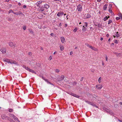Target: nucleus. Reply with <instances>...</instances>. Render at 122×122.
I'll return each instance as SVG.
<instances>
[{
  "mask_svg": "<svg viewBox=\"0 0 122 122\" xmlns=\"http://www.w3.org/2000/svg\"><path fill=\"white\" fill-rule=\"evenodd\" d=\"M3 61L4 62H6L11 64H14L17 65H18V64L16 62L13 61L11 60H9L7 59L4 58L3 59Z\"/></svg>",
  "mask_w": 122,
  "mask_h": 122,
  "instance_id": "1",
  "label": "nucleus"
},
{
  "mask_svg": "<svg viewBox=\"0 0 122 122\" xmlns=\"http://www.w3.org/2000/svg\"><path fill=\"white\" fill-rule=\"evenodd\" d=\"M38 10L39 12H42V13L44 15H46L45 12L46 11L47 12L48 10H46L44 9L43 7H41L38 8Z\"/></svg>",
  "mask_w": 122,
  "mask_h": 122,
  "instance_id": "2",
  "label": "nucleus"
},
{
  "mask_svg": "<svg viewBox=\"0 0 122 122\" xmlns=\"http://www.w3.org/2000/svg\"><path fill=\"white\" fill-rule=\"evenodd\" d=\"M91 17L90 15L88 13L85 14L84 15V19H87L89 18H90Z\"/></svg>",
  "mask_w": 122,
  "mask_h": 122,
  "instance_id": "3",
  "label": "nucleus"
},
{
  "mask_svg": "<svg viewBox=\"0 0 122 122\" xmlns=\"http://www.w3.org/2000/svg\"><path fill=\"white\" fill-rule=\"evenodd\" d=\"M9 116L14 119L15 121H16L18 120L17 117L14 116L13 114L10 113L9 114Z\"/></svg>",
  "mask_w": 122,
  "mask_h": 122,
  "instance_id": "4",
  "label": "nucleus"
},
{
  "mask_svg": "<svg viewBox=\"0 0 122 122\" xmlns=\"http://www.w3.org/2000/svg\"><path fill=\"white\" fill-rule=\"evenodd\" d=\"M82 6L81 5L79 4L78 5L76 10L78 11H82Z\"/></svg>",
  "mask_w": 122,
  "mask_h": 122,
  "instance_id": "5",
  "label": "nucleus"
},
{
  "mask_svg": "<svg viewBox=\"0 0 122 122\" xmlns=\"http://www.w3.org/2000/svg\"><path fill=\"white\" fill-rule=\"evenodd\" d=\"M4 54H5L6 52V49L5 47L2 48L0 50Z\"/></svg>",
  "mask_w": 122,
  "mask_h": 122,
  "instance_id": "6",
  "label": "nucleus"
},
{
  "mask_svg": "<svg viewBox=\"0 0 122 122\" xmlns=\"http://www.w3.org/2000/svg\"><path fill=\"white\" fill-rule=\"evenodd\" d=\"M9 45L10 46L13 48H14L15 46V44L11 42L9 43Z\"/></svg>",
  "mask_w": 122,
  "mask_h": 122,
  "instance_id": "7",
  "label": "nucleus"
},
{
  "mask_svg": "<svg viewBox=\"0 0 122 122\" xmlns=\"http://www.w3.org/2000/svg\"><path fill=\"white\" fill-rule=\"evenodd\" d=\"M42 7L46 10H47L49 8L50 6L48 4H45Z\"/></svg>",
  "mask_w": 122,
  "mask_h": 122,
  "instance_id": "8",
  "label": "nucleus"
},
{
  "mask_svg": "<svg viewBox=\"0 0 122 122\" xmlns=\"http://www.w3.org/2000/svg\"><path fill=\"white\" fill-rule=\"evenodd\" d=\"M13 14H15V15H24V14H23L22 13L21 11H19L18 12H16L13 13Z\"/></svg>",
  "mask_w": 122,
  "mask_h": 122,
  "instance_id": "9",
  "label": "nucleus"
},
{
  "mask_svg": "<svg viewBox=\"0 0 122 122\" xmlns=\"http://www.w3.org/2000/svg\"><path fill=\"white\" fill-rule=\"evenodd\" d=\"M64 14V13L61 11H59L58 12L57 15L58 16L60 17L62 15Z\"/></svg>",
  "mask_w": 122,
  "mask_h": 122,
  "instance_id": "10",
  "label": "nucleus"
},
{
  "mask_svg": "<svg viewBox=\"0 0 122 122\" xmlns=\"http://www.w3.org/2000/svg\"><path fill=\"white\" fill-rule=\"evenodd\" d=\"M97 88L99 89H101L102 87V85H98L96 86Z\"/></svg>",
  "mask_w": 122,
  "mask_h": 122,
  "instance_id": "11",
  "label": "nucleus"
},
{
  "mask_svg": "<svg viewBox=\"0 0 122 122\" xmlns=\"http://www.w3.org/2000/svg\"><path fill=\"white\" fill-rule=\"evenodd\" d=\"M61 42L62 43H64L65 42V39L63 37H61Z\"/></svg>",
  "mask_w": 122,
  "mask_h": 122,
  "instance_id": "12",
  "label": "nucleus"
},
{
  "mask_svg": "<svg viewBox=\"0 0 122 122\" xmlns=\"http://www.w3.org/2000/svg\"><path fill=\"white\" fill-rule=\"evenodd\" d=\"M42 1H38L36 3V5L38 6H40V4H41Z\"/></svg>",
  "mask_w": 122,
  "mask_h": 122,
  "instance_id": "13",
  "label": "nucleus"
},
{
  "mask_svg": "<svg viewBox=\"0 0 122 122\" xmlns=\"http://www.w3.org/2000/svg\"><path fill=\"white\" fill-rule=\"evenodd\" d=\"M107 5V4H105L104 5L103 7V10H106Z\"/></svg>",
  "mask_w": 122,
  "mask_h": 122,
  "instance_id": "14",
  "label": "nucleus"
},
{
  "mask_svg": "<svg viewBox=\"0 0 122 122\" xmlns=\"http://www.w3.org/2000/svg\"><path fill=\"white\" fill-rule=\"evenodd\" d=\"M82 30L83 32H85L86 30V27H85L84 25H83V28Z\"/></svg>",
  "mask_w": 122,
  "mask_h": 122,
  "instance_id": "15",
  "label": "nucleus"
},
{
  "mask_svg": "<svg viewBox=\"0 0 122 122\" xmlns=\"http://www.w3.org/2000/svg\"><path fill=\"white\" fill-rule=\"evenodd\" d=\"M109 18V16H106L104 18L103 20L104 21H106L107 20L108 18Z\"/></svg>",
  "mask_w": 122,
  "mask_h": 122,
  "instance_id": "16",
  "label": "nucleus"
},
{
  "mask_svg": "<svg viewBox=\"0 0 122 122\" xmlns=\"http://www.w3.org/2000/svg\"><path fill=\"white\" fill-rule=\"evenodd\" d=\"M64 77H65L64 76H62L61 77L60 79H58V80L59 81H61L64 79Z\"/></svg>",
  "mask_w": 122,
  "mask_h": 122,
  "instance_id": "17",
  "label": "nucleus"
},
{
  "mask_svg": "<svg viewBox=\"0 0 122 122\" xmlns=\"http://www.w3.org/2000/svg\"><path fill=\"white\" fill-rule=\"evenodd\" d=\"M108 10L109 12L112 15H114L113 12L112 11V10H111L110 8H109Z\"/></svg>",
  "mask_w": 122,
  "mask_h": 122,
  "instance_id": "18",
  "label": "nucleus"
},
{
  "mask_svg": "<svg viewBox=\"0 0 122 122\" xmlns=\"http://www.w3.org/2000/svg\"><path fill=\"white\" fill-rule=\"evenodd\" d=\"M115 36L117 37H118L120 36L118 32H117L116 34H115Z\"/></svg>",
  "mask_w": 122,
  "mask_h": 122,
  "instance_id": "19",
  "label": "nucleus"
},
{
  "mask_svg": "<svg viewBox=\"0 0 122 122\" xmlns=\"http://www.w3.org/2000/svg\"><path fill=\"white\" fill-rule=\"evenodd\" d=\"M86 103H87L89 104H90L92 105H93L92 104V103L91 102H89V101H86Z\"/></svg>",
  "mask_w": 122,
  "mask_h": 122,
  "instance_id": "20",
  "label": "nucleus"
},
{
  "mask_svg": "<svg viewBox=\"0 0 122 122\" xmlns=\"http://www.w3.org/2000/svg\"><path fill=\"white\" fill-rule=\"evenodd\" d=\"M1 117H2V118L3 119H4L5 118V117H6L5 115L3 114L2 115Z\"/></svg>",
  "mask_w": 122,
  "mask_h": 122,
  "instance_id": "21",
  "label": "nucleus"
},
{
  "mask_svg": "<svg viewBox=\"0 0 122 122\" xmlns=\"http://www.w3.org/2000/svg\"><path fill=\"white\" fill-rule=\"evenodd\" d=\"M60 50L61 51H63L64 49V47L62 45H61L60 46Z\"/></svg>",
  "mask_w": 122,
  "mask_h": 122,
  "instance_id": "22",
  "label": "nucleus"
},
{
  "mask_svg": "<svg viewBox=\"0 0 122 122\" xmlns=\"http://www.w3.org/2000/svg\"><path fill=\"white\" fill-rule=\"evenodd\" d=\"M72 96H74L75 97H76L78 98H79L80 97V96H79L77 95H76L75 94H73Z\"/></svg>",
  "mask_w": 122,
  "mask_h": 122,
  "instance_id": "23",
  "label": "nucleus"
},
{
  "mask_svg": "<svg viewBox=\"0 0 122 122\" xmlns=\"http://www.w3.org/2000/svg\"><path fill=\"white\" fill-rule=\"evenodd\" d=\"M29 71L32 72L33 73H35V74L36 73V72H35L32 69H30V70Z\"/></svg>",
  "mask_w": 122,
  "mask_h": 122,
  "instance_id": "24",
  "label": "nucleus"
},
{
  "mask_svg": "<svg viewBox=\"0 0 122 122\" xmlns=\"http://www.w3.org/2000/svg\"><path fill=\"white\" fill-rule=\"evenodd\" d=\"M101 77H100L98 79V81L99 83H100L101 82Z\"/></svg>",
  "mask_w": 122,
  "mask_h": 122,
  "instance_id": "25",
  "label": "nucleus"
},
{
  "mask_svg": "<svg viewBox=\"0 0 122 122\" xmlns=\"http://www.w3.org/2000/svg\"><path fill=\"white\" fill-rule=\"evenodd\" d=\"M11 12H12L13 13H14L15 12H14L12 10H10L8 11L9 14Z\"/></svg>",
  "mask_w": 122,
  "mask_h": 122,
  "instance_id": "26",
  "label": "nucleus"
},
{
  "mask_svg": "<svg viewBox=\"0 0 122 122\" xmlns=\"http://www.w3.org/2000/svg\"><path fill=\"white\" fill-rule=\"evenodd\" d=\"M77 30V29L76 28H75L73 30V31L74 32H75Z\"/></svg>",
  "mask_w": 122,
  "mask_h": 122,
  "instance_id": "27",
  "label": "nucleus"
},
{
  "mask_svg": "<svg viewBox=\"0 0 122 122\" xmlns=\"http://www.w3.org/2000/svg\"><path fill=\"white\" fill-rule=\"evenodd\" d=\"M9 112H11L13 111V109H9L8 110Z\"/></svg>",
  "mask_w": 122,
  "mask_h": 122,
  "instance_id": "28",
  "label": "nucleus"
},
{
  "mask_svg": "<svg viewBox=\"0 0 122 122\" xmlns=\"http://www.w3.org/2000/svg\"><path fill=\"white\" fill-rule=\"evenodd\" d=\"M29 31L30 32V33L31 34H33V31L31 30H29Z\"/></svg>",
  "mask_w": 122,
  "mask_h": 122,
  "instance_id": "29",
  "label": "nucleus"
},
{
  "mask_svg": "<svg viewBox=\"0 0 122 122\" xmlns=\"http://www.w3.org/2000/svg\"><path fill=\"white\" fill-rule=\"evenodd\" d=\"M55 71L56 72H57V73H58V72H59L60 71L58 69H56L55 70Z\"/></svg>",
  "mask_w": 122,
  "mask_h": 122,
  "instance_id": "30",
  "label": "nucleus"
},
{
  "mask_svg": "<svg viewBox=\"0 0 122 122\" xmlns=\"http://www.w3.org/2000/svg\"><path fill=\"white\" fill-rule=\"evenodd\" d=\"M112 20H109L108 22V24L109 25L112 22Z\"/></svg>",
  "mask_w": 122,
  "mask_h": 122,
  "instance_id": "31",
  "label": "nucleus"
},
{
  "mask_svg": "<svg viewBox=\"0 0 122 122\" xmlns=\"http://www.w3.org/2000/svg\"><path fill=\"white\" fill-rule=\"evenodd\" d=\"M85 23V25H84V26H85L86 27H87L88 25V24L86 22Z\"/></svg>",
  "mask_w": 122,
  "mask_h": 122,
  "instance_id": "32",
  "label": "nucleus"
},
{
  "mask_svg": "<svg viewBox=\"0 0 122 122\" xmlns=\"http://www.w3.org/2000/svg\"><path fill=\"white\" fill-rule=\"evenodd\" d=\"M114 42L115 43L117 44L118 43V41L117 40H115L114 41Z\"/></svg>",
  "mask_w": 122,
  "mask_h": 122,
  "instance_id": "33",
  "label": "nucleus"
},
{
  "mask_svg": "<svg viewBox=\"0 0 122 122\" xmlns=\"http://www.w3.org/2000/svg\"><path fill=\"white\" fill-rule=\"evenodd\" d=\"M23 67L25 68L26 69V70H27V69L28 68V67H26V66H23Z\"/></svg>",
  "mask_w": 122,
  "mask_h": 122,
  "instance_id": "34",
  "label": "nucleus"
},
{
  "mask_svg": "<svg viewBox=\"0 0 122 122\" xmlns=\"http://www.w3.org/2000/svg\"><path fill=\"white\" fill-rule=\"evenodd\" d=\"M86 45L89 48L90 47V46H91L89 45L88 44H86Z\"/></svg>",
  "mask_w": 122,
  "mask_h": 122,
  "instance_id": "35",
  "label": "nucleus"
},
{
  "mask_svg": "<svg viewBox=\"0 0 122 122\" xmlns=\"http://www.w3.org/2000/svg\"><path fill=\"white\" fill-rule=\"evenodd\" d=\"M26 27L25 26H24L23 28V29L24 30H26Z\"/></svg>",
  "mask_w": 122,
  "mask_h": 122,
  "instance_id": "36",
  "label": "nucleus"
},
{
  "mask_svg": "<svg viewBox=\"0 0 122 122\" xmlns=\"http://www.w3.org/2000/svg\"><path fill=\"white\" fill-rule=\"evenodd\" d=\"M92 50H94L95 51H96L97 50V49L96 48H94V47H93V49H92Z\"/></svg>",
  "mask_w": 122,
  "mask_h": 122,
  "instance_id": "37",
  "label": "nucleus"
},
{
  "mask_svg": "<svg viewBox=\"0 0 122 122\" xmlns=\"http://www.w3.org/2000/svg\"><path fill=\"white\" fill-rule=\"evenodd\" d=\"M108 59V57H107V56H106V61H107Z\"/></svg>",
  "mask_w": 122,
  "mask_h": 122,
  "instance_id": "38",
  "label": "nucleus"
},
{
  "mask_svg": "<svg viewBox=\"0 0 122 122\" xmlns=\"http://www.w3.org/2000/svg\"><path fill=\"white\" fill-rule=\"evenodd\" d=\"M120 19V18L119 17H117L116 18V19L117 20H119Z\"/></svg>",
  "mask_w": 122,
  "mask_h": 122,
  "instance_id": "39",
  "label": "nucleus"
},
{
  "mask_svg": "<svg viewBox=\"0 0 122 122\" xmlns=\"http://www.w3.org/2000/svg\"><path fill=\"white\" fill-rule=\"evenodd\" d=\"M28 55L30 56L31 55V52H29L28 53Z\"/></svg>",
  "mask_w": 122,
  "mask_h": 122,
  "instance_id": "40",
  "label": "nucleus"
},
{
  "mask_svg": "<svg viewBox=\"0 0 122 122\" xmlns=\"http://www.w3.org/2000/svg\"><path fill=\"white\" fill-rule=\"evenodd\" d=\"M44 80L45 81H46V82H47V83H48V82H49V81H48V80L46 79H44Z\"/></svg>",
  "mask_w": 122,
  "mask_h": 122,
  "instance_id": "41",
  "label": "nucleus"
},
{
  "mask_svg": "<svg viewBox=\"0 0 122 122\" xmlns=\"http://www.w3.org/2000/svg\"><path fill=\"white\" fill-rule=\"evenodd\" d=\"M52 59V57L51 56H50L49 57V59L50 60H51Z\"/></svg>",
  "mask_w": 122,
  "mask_h": 122,
  "instance_id": "42",
  "label": "nucleus"
},
{
  "mask_svg": "<svg viewBox=\"0 0 122 122\" xmlns=\"http://www.w3.org/2000/svg\"><path fill=\"white\" fill-rule=\"evenodd\" d=\"M48 83H49L51 85H54L52 83H51V82H48Z\"/></svg>",
  "mask_w": 122,
  "mask_h": 122,
  "instance_id": "43",
  "label": "nucleus"
},
{
  "mask_svg": "<svg viewBox=\"0 0 122 122\" xmlns=\"http://www.w3.org/2000/svg\"><path fill=\"white\" fill-rule=\"evenodd\" d=\"M90 48H91L92 49H93V47H92V46H90Z\"/></svg>",
  "mask_w": 122,
  "mask_h": 122,
  "instance_id": "44",
  "label": "nucleus"
},
{
  "mask_svg": "<svg viewBox=\"0 0 122 122\" xmlns=\"http://www.w3.org/2000/svg\"><path fill=\"white\" fill-rule=\"evenodd\" d=\"M73 54V52L72 51H71L70 52V55H71Z\"/></svg>",
  "mask_w": 122,
  "mask_h": 122,
  "instance_id": "45",
  "label": "nucleus"
},
{
  "mask_svg": "<svg viewBox=\"0 0 122 122\" xmlns=\"http://www.w3.org/2000/svg\"><path fill=\"white\" fill-rule=\"evenodd\" d=\"M119 16L122 19V15H119Z\"/></svg>",
  "mask_w": 122,
  "mask_h": 122,
  "instance_id": "46",
  "label": "nucleus"
},
{
  "mask_svg": "<svg viewBox=\"0 0 122 122\" xmlns=\"http://www.w3.org/2000/svg\"><path fill=\"white\" fill-rule=\"evenodd\" d=\"M23 7L24 8H25L26 7V6L25 5H24Z\"/></svg>",
  "mask_w": 122,
  "mask_h": 122,
  "instance_id": "47",
  "label": "nucleus"
},
{
  "mask_svg": "<svg viewBox=\"0 0 122 122\" xmlns=\"http://www.w3.org/2000/svg\"><path fill=\"white\" fill-rule=\"evenodd\" d=\"M54 35V34L53 33H51L50 34V35L52 36Z\"/></svg>",
  "mask_w": 122,
  "mask_h": 122,
  "instance_id": "48",
  "label": "nucleus"
},
{
  "mask_svg": "<svg viewBox=\"0 0 122 122\" xmlns=\"http://www.w3.org/2000/svg\"><path fill=\"white\" fill-rule=\"evenodd\" d=\"M109 6H110V8H110L111 9V7L112 6V5H111V4H110L109 5Z\"/></svg>",
  "mask_w": 122,
  "mask_h": 122,
  "instance_id": "49",
  "label": "nucleus"
},
{
  "mask_svg": "<svg viewBox=\"0 0 122 122\" xmlns=\"http://www.w3.org/2000/svg\"><path fill=\"white\" fill-rule=\"evenodd\" d=\"M18 5H21V3H20V2H19V3H18Z\"/></svg>",
  "mask_w": 122,
  "mask_h": 122,
  "instance_id": "50",
  "label": "nucleus"
},
{
  "mask_svg": "<svg viewBox=\"0 0 122 122\" xmlns=\"http://www.w3.org/2000/svg\"><path fill=\"white\" fill-rule=\"evenodd\" d=\"M27 70L29 71L30 70V69L29 68H28L27 69Z\"/></svg>",
  "mask_w": 122,
  "mask_h": 122,
  "instance_id": "51",
  "label": "nucleus"
},
{
  "mask_svg": "<svg viewBox=\"0 0 122 122\" xmlns=\"http://www.w3.org/2000/svg\"><path fill=\"white\" fill-rule=\"evenodd\" d=\"M10 121L11 122H14V121L12 119H11L10 120Z\"/></svg>",
  "mask_w": 122,
  "mask_h": 122,
  "instance_id": "52",
  "label": "nucleus"
},
{
  "mask_svg": "<svg viewBox=\"0 0 122 122\" xmlns=\"http://www.w3.org/2000/svg\"><path fill=\"white\" fill-rule=\"evenodd\" d=\"M103 38H102V37H101V39H100V40L101 41H102V40H103Z\"/></svg>",
  "mask_w": 122,
  "mask_h": 122,
  "instance_id": "53",
  "label": "nucleus"
},
{
  "mask_svg": "<svg viewBox=\"0 0 122 122\" xmlns=\"http://www.w3.org/2000/svg\"><path fill=\"white\" fill-rule=\"evenodd\" d=\"M109 36V35L108 34H107L106 35V36L107 37H108Z\"/></svg>",
  "mask_w": 122,
  "mask_h": 122,
  "instance_id": "54",
  "label": "nucleus"
},
{
  "mask_svg": "<svg viewBox=\"0 0 122 122\" xmlns=\"http://www.w3.org/2000/svg\"><path fill=\"white\" fill-rule=\"evenodd\" d=\"M102 65L103 66L104 64V62H102Z\"/></svg>",
  "mask_w": 122,
  "mask_h": 122,
  "instance_id": "55",
  "label": "nucleus"
},
{
  "mask_svg": "<svg viewBox=\"0 0 122 122\" xmlns=\"http://www.w3.org/2000/svg\"><path fill=\"white\" fill-rule=\"evenodd\" d=\"M61 23H60L59 24V26H61Z\"/></svg>",
  "mask_w": 122,
  "mask_h": 122,
  "instance_id": "56",
  "label": "nucleus"
},
{
  "mask_svg": "<svg viewBox=\"0 0 122 122\" xmlns=\"http://www.w3.org/2000/svg\"><path fill=\"white\" fill-rule=\"evenodd\" d=\"M67 26V24H65V27H66Z\"/></svg>",
  "mask_w": 122,
  "mask_h": 122,
  "instance_id": "57",
  "label": "nucleus"
},
{
  "mask_svg": "<svg viewBox=\"0 0 122 122\" xmlns=\"http://www.w3.org/2000/svg\"><path fill=\"white\" fill-rule=\"evenodd\" d=\"M8 20H11V19L10 18H8Z\"/></svg>",
  "mask_w": 122,
  "mask_h": 122,
  "instance_id": "58",
  "label": "nucleus"
},
{
  "mask_svg": "<svg viewBox=\"0 0 122 122\" xmlns=\"http://www.w3.org/2000/svg\"><path fill=\"white\" fill-rule=\"evenodd\" d=\"M119 104L120 105H122V102H120Z\"/></svg>",
  "mask_w": 122,
  "mask_h": 122,
  "instance_id": "59",
  "label": "nucleus"
},
{
  "mask_svg": "<svg viewBox=\"0 0 122 122\" xmlns=\"http://www.w3.org/2000/svg\"><path fill=\"white\" fill-rule=\"evenodd\" d=\"M97 1L98 2H100V1H101V0H97Z\"/></svg>",
  "mask_w": 122,
  "mask_h": 122,
  "instance_id": "60",
  "label": "nucleus"
},
{
  "mask_svg": "<svg viewBox=\"0 0 122 122\" xmlns=\"http://www.w3.org/2000/svg\"><path fill=\"white\" fill-rule=\"evenodd\" d=\"M56 53V51L54 52L53 53V54H55Z\"/></svg>",
  "mask_w": 122,
  "mask_h": 122,
  "instance_id": "61",
  "label": "nucleus"
},
{
  "mask_svg": "<svg viewBox=\"0 0 122 122\" xmlns=\"http://www.w3.org/2000/svg\"><path fill=\"white\" fill-rule=\"evenodd\" d=\"M66 17L67 18V19H68V15L66 16Z\"/></svg>",
  "mask_w": 122,
  "mask_h": 122,
  "instance_id": "62",
  "label": "nucleus"
},
{
  "mask_svg": "<svg viewBox=\"0 0 122 122\" xmlns=\"http://www.w3.org/2000/svg\"><path fill=\"white\" fill-rule=\"evenodd\" d=\"M110 41V38H109V39H108V41Z\"/></svg>",
  "mask_w": 122,
  "mask_h": 122,
  "instance_id": "63",
  "label": "nucleus"
},
{
  "mask_svg": "<svg viewBox=\"0 0 122 122\" xmlns=\"http://www.w3.org/2000/svg\"><path fill=\"white\" fill-rule=\"evenodd\" d=\"M118 120V121H120V122H122V121L121 120Z\"/></svg>",
  "mask_w": 122,
  "mask_h": 122,
  "instance_id": "64",
  "label": "nucleus"
}]
</instances>
